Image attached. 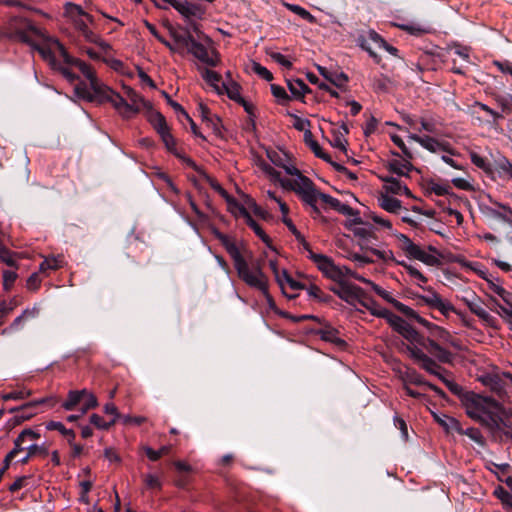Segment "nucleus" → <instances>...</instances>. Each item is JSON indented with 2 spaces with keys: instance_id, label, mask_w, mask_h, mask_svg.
<instances>
[{
  "instance_id": "obj_1",
  "label": "nucleus",
  "mask_w": 512,
  "mask_h": 512,
  "mask_svg": "<svg viewBox=\"0 0 512 512\" xmlns=\"http://www.w3.org/2000/svg\"><path fill=\"white\" fill-rule=\"evenodd\" d=\"M7 30L14 34L21 42L37 50L41 57L53 69L59 70L70 83L77 79L76 74L72 70L73 68H76L89 81L76 63H74V60H77V58L70 56L57 39L48 36L28 20L16 16L12 17L7 23ZM78 61L81 60L78 59Z\"/></svg>"
},
{
  "instance_id": "obj_2",
  "label": "nucleus",
  "mask_w": 512,
  "mask_h": 512,
  "mask_svg": "<svg viewBox=\"0 0 512 512\" xmlns=\"http://www.w3.org/2000/svg\"><path fill=\"white\" fill-rule=\"evenodd\" d=\"M74 63L89 79V85L80 83L75 86V93L80 98L88 101L110 102L115 110L126 119L132 118L137 113L150 110L151 104L138 95L133 89L125 88L124 99L121 95L103 84L96 76L90 65L84 61L74 60Z\"/></svg>"
},
{
  "instance_id": "obj_3",
  "label": "nucleus",
  "mask_w": 512,
  "mask_h": 512,
  "mask_svg": "<svg viewBox=\"0 0 512 512\" xmlns=\"http://www.w3.org/2000/svg\"><path fill=\"white\" fill-rule=\"evenodd\" d=\"M399 334L409 342L406 350L420 368L436 376L454 394L461 392V387L448 377V371L437 363L452 362L453 355L446 347L439 346L434 340H425L409 323Z\"/></svg>"
},
{
  "instance_id": "obj_4",
  "label": "nucleus",
  "mask_w": 512,
  "mask_h": 512,
  "mask_svg": "<svg viewBox=\"0 0 512 512\" xmlns=\"http://www.w3.org/2000/svg\"><path fill=\"white\" fill-rule=\"evenodd\" d=\"M308 257L313 261L321 273L328 279L334 281L336 285L331 290L348 304L358 308L366 292L359 286L349 282L348 277L353 278L356 274L347 266L335 264L332 258L321 253H315L308 250Z\"/></svg>"
},
{
  "instance_id": "obj_5",
  "label": "nucleus",
  "mask_w": 512,
  "mask_h": 512,
  "mask_svg": "<svg viewBox=\"0 0 512 512\" xmlns=\"http://www.w3.org/2000/svg\"><path fill=\"white\" fill-rule=\"evenodd\" d=\"M217 237L232 258L238 277L249 287L267 293L268 279L259 263L250 259L251 254L244 244L222 233Z\"/></svg>"
},
{
  "instance_id": "obj_6",
  "label": "nucleus",
  "mask_w": 512,
  "mask_h": 512,
  "mask_svg": "<svg viewBox=\"0 0 512 512\" xmlns=\"http://www.w3.org/2000/svg\"><path fill=\"white\" fill-rule=\"evenodd\" d=\"M268 157L275 166L283 168L288 175L293 177L292 179L281 178L280 173L270 164L262 163V170L270 176L271 180L279 182L283 188L292 190L297 195L311 201L313 191L310 186V179L301 174L299 169L291 163L289 156L283 151H268Z\"/></svg>"
},
{
  "instance_id": "obj_7",
  "label": "nucleus",
  "mask_w": 512,
  "mask_h": 512,
  "mask_svg": "<svg viewBox=\"0 0 512 512\" xmlns=\"http://www.w3.org/2000/svg\"><path fill=\"white\" fill-rule=\"evenodd\" d=\"M465 409L467 415L484 424L492 427L497 424L500 413L498 402L478 394H468L465 397Z\"/></svg>"
},
{
  "instance_id": "obj_8",
  "label": "nucleus",
  "mask_w": 512,
  "mask_h": 512,
  "mask_svg": "<svg viewBox=\"0 0 512 512\" xmlns=\"http://www.w3.org/2000/svg\"><path fill=\"white\" fill-rule=\"evenodd\" d=\"M396 237L399 249L409 259L418 260L427 266H437L440 264V254L434 247H422L402 233L396 235Z\"/></svg>"
},
{
  "instance_id": "obj_9",
  "label": "nucleus",
  "mask_w": 512,
  "mask_h": 512,
  "mask_svg": "<svg viewBox=\"0 0 512 512\" xmlns=\"http://www.w3.org/2000/svg\"><path fill=\"white\" fill-rule=\"evenodd\" d=\"M409 316L427 329L429 337L426 340H434L439 346L444 344L453 347L456 350L461 349L460 342L444 328L428 321L427 319L417 314L414 310H412Z\"/></svg>"
},
{
  "instance_id": "obj_10",
  "label": "nucleus",
  "mask_w": 512,
  "mask_h": 512,
  "mask_svg": "<svg viewBox=\"0 0 512 512\" xmlns=\"http://www.w3.org/2000/svg\"><path fill=\"white\" fill-rule=\"evenodd\" d=\"M199 40H193L188 52H190L199 61L208 66H217L220 62L219 54L212 48V40L205 34L198 35Z\"/></svg>"
},
{
  "instance_id": "obj_11",
  "label": "nucleus",
  "mask_w": 512,
  "mask_h": 512,
  "mask_svg": "<svg viewBox=\"0 0 512 512\" xmlns=\"http://www.w3.org/2000/svg\"><path fill=\"white\" fill-rule=\"evenodd\" d=\"M310 186L313 191L312 192V194H313L312 200L309 201V200L305 199L303 196H299V197L302 199L303 202H305L307 205H309L315 213H319V209L317 207V202H318V200H320L322 203L326 204L327 206L331 207L332 209H334L335 211H337L343 215H351L352 214L353 209L349 205L342 203L338 199L333 198L332 196H330L328 194L319 192L315 188V186L311 180H310Z\"/></svg>"
},
{
  "instance_id": "obj_12",
  "label": "nucleus",
  "mask_w": 512,
  "mask_h": 512,
  "mask_svg": "<svg viewBox=\"0 0 512 512\" xmlns=\"http://www.w3.org/2000/svg\"><path fill=\"white\" fill-rule=\"evenodd\" d=\"M424 294L418 295L417 299L428 306L431 309L438 310L442 315L448 317L450 313L455 312V308L452 303L442 298L434 289L431 287L423 288Z\"/></svg>"
},
{
  "instance_id": "obj_13",
  "label": "nucleus",
  "mask_w": 512,
  "mask_h": 512,
  "mask_svg": "<svg viewBox=\"0 0 512 512\" xmlns=\"http://www.w3.org/2000/svg\"><path fill=\"white\" fill-rule=\"evenodd\" d=\"M177 10L187 20L202 19L206 13V8L198 3L178 0H164Z\"/></svg>"
},
{
  "instance_id": "obj_14",
  "label": "nucleus",
  "mask_w": 512,
  "mask_h": 512,
  "mask_svg": "<svg viewBox=\"0 0 512 512\" xmlns=\"http://www.w3.org/2000/svg\"><path fill=\"white\" fill-rule=\"evenodd\" d=\"M353 278L367 284L371 287V289L380 296L383 300L386 302L392 304L395 308H397L399 311L405 313L409 316V314L412 312L413 309L409 308L408 306L404 305L403 303L399 302L397 299L394 298L391 292L383 289L381 286L377 285L370 279H367L360 274H353Z\"/></svg>"
},
{
  "instance_id": "obj_15",
  "label": "nucleus",
  "mask_w": 512,
  "mask_h": 512,
  "mask_svg": "<svg viewBox=\"0 0 512 512\" xmlns=\"http://www.w3.org/2000/svg\"><path fill=\"white\" fill-rule=\"evenodd\" d=\"M213 188L218 191L223 197H225L229 204H234L239 210V214L245 218L247 225L255 232V234L266 244L269 243L270 238L260 227V225L251 217V215L245 210V208L238 206L234 201L230 199L227 192L219 185L213 184Z\"/></svg>"
},
{
  "instance_id": "obj_16",
  "label": "nucleus",
  "mask_w": 512,
  "mask_h": 512,
  "mask_svg": "<svg viewBox=\"0 0 512 512\" xmlns=\"http://www.w3.org/2000/svg\"><path fill=\"white\" fill-rule=\"evenodd\" d=\"M58 400L55 397L50 398H41L39 400L28 402L21 407L18 408H12L9 410L11 413H15V419L17 423H21L25 420L30 419L33 417L37 412L36 408L37 406L45 403H50L52 406L56 404Z\"/></svg>"
},
{
  "instance_id": "obj_17",
  "label": "nucleus",
  "mask_w": 512,
  "mask_h": 512,
  "mask_svg": "<svg viewBox=\"0 0 512 512\" xmlns=\"http://www.w3.org/2000/svg\"><path fill=\"white\" fill-rule=\"evenodd\" d=\"M358 42L364 50L374 59L376 63H380L381 58L375 52V49L384 45V39L375 31L370 30L365 35L359 37Z\"/></svg>"
},
{
  "instance_id": "obj_18",
  "label": "nucleus",
  "mask_w": 512,
  "mask_h": 512,
  "mask_svg": "<svg viewBox=\"0 0 512 512\" xmlns=\"http://www.w3.org/2000/svg\"><path fill=\"white\" fill-rule=\"evenodd\" d=\"M409 139L420 144L423 148L430 152H439L444 150V145L437 139L430 136H420L418 134H409Z\"/></svg>"
},
{
  "instance_id": "obj_19",
  "label": "nucleus",
  "mask_w": 512,
  "mask_h": 512,
  "mask_svg": "<svg viewBox=\"0 0 512 512\" xmlns=\"http://www.w3.org/2000/svg\"><path fill=\"white\" fill-rule=\"evenodd\" d=\"M384 189L385 192L388 195L395 194V195H407L408 197L411 196V192L408 189V187L403 184L399 179L395 177H387L384 179Z\"/></svg>"
},
{
  "instance_id": "obj_20",
  "label": "nucleus",
  "mask_w": 512,
  "mask_h": 512,
  "mask_svg": "<svg viewBox=\"0 0 512 512\" xmlns=\"http://www.w3.org/2000/svg\"><path fill=\"white\" fill-rule=\"evenodd\" d=\"M396 263L405 269L413 284L422 289L425 288L424 285L427 283L428 279L414 265L409 264L404 260H397Z\"/></svg>"
},
{
  "instance_id": "obj_21",
  "label": "nucleus",
  "mask_w": 512,
  "mask_h": 512,
  "mask_svg": "<svg viewBox=\"0 0 512 512\" xmlns=\"http://www.w3.org/2000/svg\"><path fill=\"white\" fill-rule=\"evenodd\" d=\"M378 205L385 211L389 213H398L401 209V201L393 198L392 196L388 195L387 193H380L377 197Z\"/></svg>"
},
{
  "instance_id": "obj_22",
  "label": "nucleus",
  "mask_w": 512,
  "mask_h": 512,
  "mask_svg": "<svg viewBox=\"0 0 512 512\" xmlns=\"http://www.w3.org/2000/svg\"><path fill=\"white\" fill-rule=\"evenodd\" d=\"M399 377L404 383V386H408V384H426L424 378L415 369L412 368L405 367L403 370H399Z\"/></svg>"
},
{
  "instance_id": "obj_23",
  "label": "nucleus",
  "mask_w": 512,
  "mask_h": 512,
  "mask_svg": "<svg viewBox=\"0 0 512 512\" xmlns=\"http://www.w3.org/2000/svg\"><path fill=\"white\" fill-rule=\"evenodd\" d=\"M65 16L69 18L72 23L83 17H85L89 23H94V18L90 14L86 13L79 5L73 3H66Z\"/></svg>"
},
{
  "instance_id": "obj_24",
  "label": "nucleus",
  "mask_w": 512,
  "mask_h": 512,
  "mask_svg": "<svg viewBox=\"0 0 512 512\" xmlns=\"http://www.w3.org/2000/svg\"><path fill=\"white\" fill-rule=\"evenodd\" d=\"M317 68L325 79L339 88L344 87L348 82V77L343 72H331L322 66H318Z\"/></svg>"
},
{
  "instance_id": "obj_25",
  "label": "nucleus",
  "mask_w": 512,
  "mask_h": 512,
  "mask_svg": "<svg viewBox=\"0 0 512 512\" xmlns=\"http://www.w3.org/2000/svg\"><path fill=\"white\" fill-rule=\"evenodd\" d=\"M80 35L86 42L95 44L104 53L111 50L110 44L103 40L101 36L95 33L90 27L87 30H84V32Z\"/></svg>"
},
{
  "instance_id": "obj_26",
  "label": "nucleus",
  "mask_w": 512,
  "mask_h": 512,
  "mask_svg": "<svg viewBox=\"0 0 512 512\" xmlns=\"http://www.w3.org/2000/svg\"><path fill=\"white\" fill-rule=\"evenodd\" d=\"M361 307L368 310L372 315L384 318L389 310L381 307L373 298H371L367 293L365 294L361 304Z\"/></svg>"
},
{
  "instance_id": "obj_27",
  "label": "nucleus",
  "mask_w": 512,
  "mask_h": 512,
  "mask_svg": "<svg viewBox=\"0 0 512 512\" xmlns=\"http://www.w3.org/2000/svg\"><path fill=\"white\" fill-rule=\"evenodd\" d=\"M202 77L218 94H223V85L225 81H222V77L219 73L205 69L202 72Z\"/></svg>"
},
{
  "instance_id": "obj_28",
  "label": "nucleus",
  "mask_w": 512,
  "mask_h": 512,
  "mask_svg": "<svg viewBox=\"0 0 512 512\" xmlns=\"http://www.w3.org/2000/svg\"><path fill=\"white\" fill-rule=\"evenodd\" d=\"M169 33L171 37L173 38L175 45L181 49V52L184 48L189 49L191 43L195 39L189 32H186L184 34L179 33L175 28L172 26L169 27Z\"/></svg>"
},
{
  "instance_id": "obj_29",
  "label": "nucleus",
  "mask_w": 512,
  "mask_h": 512,
  "mask_svg": "<svg viewBox=\"0 0 512 512\" xmlns=\"http://www.w3.org/2000/svg\"><path fill=\"white\" fill-rule=\"evenodd\" d=\"M346 134H348V128L344 124L333 129V139L331 140V145L343 152H346Z\"/></svg>"
},
{
  "instance_id": "obj_30",
  "label": "nucleus",
  "mask_w": 512,
  "mask_h": 512,
  "mask_svg": "<svg viewBox=\"0 0 512 512\" xmlns=\"http://www.w3.org/2000/svg\"><path fill=\"white\" fill-rule=\"evenodd\" d=\"M85 394H87V390H71L68 393L67 400L62 403V407L67 410H73L78 404L82 402Z\"/></svg>"
},
{
  "instance_id": "obj_31",
  "label": "nucleus",
  "mask_w": 512,
  "mask_h": 512,
  "mask_svg": "<svg viewBox=\"0 0 512 512\" xmlns=\"http://www.w3.org/2000/svg\"><path fill=\"white\" fill-rule=\"evenodd\" d=\"M304 142L306 143V145H308L310 147V149L314 152V154L317 157H319L327 162H331L330 156L322 150L320 145L314 139L311 131H305Z\"/></svg>"
},
{
  "instance_id": "obj_32",
  "label": "nucleus",
  "mask_w": 512,
  "mask_h": 512,
  "mask_svg": "<svg viewBox=\"0 0 512 512\" xmlns=\"http://www.w3.org/2000/svg\"><path fill=\"white\" fill-rule=\"evenodd\" d=\"M389 169L398 176H408L412 170V165L407 160L393 159L389 162Z\"/></svg>"
},
{
  "instance_id": "obj_33",
  "label": "nucleus",
  "mask_w": 512,
  "mask_h": 512,
  "mask_svg": "<svg viewBox=\"0 0 512 512\" xmlns=\"http://www.w3.org/2000/svg\"><path fill=\"white\" fill-rule=\"evenodd\" d=\"M241 87L238 83H236L233 79L226 80L223 85V94H227V96L234 100L239 101L242 100V96L240 93Z\"/></svg>"
},
{
  "instance_id": "obj_34",
  "label": "nucleus",
  "mask_w": 512,
  "mask_h": 512,
  "mask_svg": "<svg viewBox=\"0 0 512 512\" xmlns=\"http://www.w3.org/2000/svg\"><path fill=\"white\" fill-rule=\"evenodd\" d=\"M147 111L149 112V115H148L149 122L152 124V126L155 128V130L158 133L160 131H163L166 128H168L166 120H165L164 116L161 113L152 110V108L150 110H147Z\"/></svg>"
},
{
  "instance_id": "obj_35",
  "label": "nucleus",
  "mask_w": 512,
  "mask_h": 512,
  "mask_svg": "<svg viewBox=\"0 0 512 512\" xmlns=\"http://www.w3.org/2000/svg\"><path fill=\"white\" fill-rule=\"evenodd\" d=\"M320 338L326 342L337 346H343L345 342L339 338L337 330L333 328H324L319 331Z\"/></svg>"
},
{
  "instance_id": "obj_36",
  "label": "nucleus",
  "mask_w": 512,
  "mask_h": 512,
  "mask_svg": "<svg viewBox=\"0 0 512 512\" xmlns=\"http://www.w3.org/2000/svg\"><path fill=\"white\" fill-rule=\"evenodd\" d=\"M282 290L285 289L286 286L290 287L292 290H298L302 288V285L294 280L286 270H281V275L279 276V280H276Z\"/></svg>"
},
{
  "instance_id": "obj_37",
  "label": "nucleus",
  "mask_w": 512,
  "mask_h": 512,
  "mask_svg": "<svg viewBox=\"0 0 512 512\" xmlns=\"http://www.w3.org/2000/svg\"><path fill=\"white\" fill-rule=\"evenodd\" d=\"M48 430H57L65 436L69 443L75 439V433L71 429H67L61 422L50 421L46 424Z\"/></svg>"
},
{
  "instance_id": "obj_38",
  "label": "nucleus",
  "mask_w": 512,
  "mask_h": 512,
  "mask_svg": "<svg viewBox=\"0 0 512 512\" xmlns=\"http://www.w3.org/2000/svg\"><path fill=\"white\" fill-rule=\"evenodd\" d=\"M288 87L290 92L297 97L304 96L310 92L309 87L300 79L289 80Z\"/></svg>"
},
{
  "instance_id": "obj_39",
  "label": "nucleus",
  "mask_w": 512,
  "mask_h": 512,
  "mask_svg": "<svg viewBox=\"0 0 512 512\" xmlns=\"http://www.w3.org/2000/svg\"><path fill=\"white\" fill-rule=\"evenodd\" d=\"M63 258L61 256L46 257L40 264L39 270L46 272L48 270H56L62 266Z\"/></svg>"
},
{
  "instance_id": "obj_40",
  "label": "nucleus",
  "mask_w": 512,
  "mask_h": 512,
  "mask_svg": "<svg viewBox=\"0 0 512 512\" xmlns=\"http://www.w3.org/2000/svg\"><path fill=\"white\" fill-rule=\"evenodd\" d=\"M499 176L504 179H512V163L505 157L497 161Z\"/></svg>"
},
{
  "instance_id": "obj_41",
  "label": "nucleus",
  "mask_w": 512,
  "mask_h": 512,
  "mask_svg": "<svg viewBox=\"0 0 512 512\" xmlns=\"http://www.w3.org/2000/svg\"><path fill=\"white\" fill-rule=\"evenodd\" d=\"M384 319H386L389 325L398 333H400L408 323L403 318L392 313L391 311H388Z\"/></svg>"
},
{
  "instance_id": "obj_42",
  "label": "nucleus",
  "mask_w": 512,
  "mask_h": 512,
  "mask_svg": "<svg viewBox=\"0 0 512 512\" xmlns=\"http://www.w3.org/2000/svg\"><path fill=\"white\" fill-rule=\"evenodd\" d=\"M286 7L292 11L293 13L300 16L302 19L306 20L309 23H315L316 18L305 8L296 5V4H286Z\"/></svg>"
},
{
  "instance_id": "obj_43",
  "label": "nucleus",
  "mask_w": 512,
  "mask_h": 512,
  "mask_svg": "<svg viewBox=\"0 0 512 512\" xmlns=\"http://www.w3.org/2000/svg\"><path fill=\"white\" fill-rule=\"evenodd\" d=\"M488 286L492 293L500 297L505 303L510 304L511 295L500 284L489 281Z\"/></svg>"
},
{
  "instance_id": "obj_44",
  "label": "nucleus",
  "mask_w": 512,
  "mask_h": 512,
  "mask_svg": "<svg viewBox=\"0 0 512 512\" xmlns=\"http://www.w3.org/2000/svg\"><path fill=\"white\" fill-rule=\"evenodd\" d=\"M90 423L92 425H94L97 429L108 430L112 425L115 424V419H111L110 421H106L100 415L92 414L90 416Z\"/></svg>"
},
{
  "instance_id": "obj_45",
  "label": "nucleus",
  "mask_w": 512,
  "mask_h": 512,
  "mask_svg": "<svg viewBox=\"0 0 512 512\" xmlns=\"http://www.w3.org/2000/svg\"><path fill=\"white\" fill-rule=\"evenodd\" d=\"M31 395V391L25 388L11 391L9 393H5L1 396L2 400H23Z\"/></svg>"
},
{
  "instance_id": "obj_46",
  "label": "nucleus",
  "mask_w": 512,
  "mask_h": 512,
  "mask_svg": "<svg viewBox=\"0 0 512 512\" xmlns=\"http://www.w3.org/2000/svg\"><path fill=\"white\" fill-rule=\"evenodd\" d=\"M83 405L81 407V415L87 413L88 410L93 409L98 406L97 398L94 394L87 390V394H85L84 399L82 400Z\"/></svg>"
},
{
  "instance_id": "obj_47",
  "label": "nucleus",
  "mask_w": 512,
  "mask_h": 512,
  "mask_svg": "<svg viewBox=\"0 0 512 512\" xmlns=\"http://www.w3.org/2000/svg\"><path fill=\"white\" fill-rule=\"evenodd\" d=\"M470 159H471V162L475 166L482 169L483 171H485V172L491 171V166H490L489 162L484 157L477 154L476 152H474V151L470 152Z\"/></svg>"
},
{
  "instance_id": "obj_48",
  "label": "nucleus",
  "mask_w": 512,
  "mask_h": 512,
  "mask_svg": "<svg viewBox=\"0 0 512 512\" xmlns=\"http://www.w3.org/2000/svg\"><path fill=\"white\" fill-rule=\"evenodd\" d=\"M438 421L448 431L461 432L460 423L455 418L444 415L442 418H438Z\"/></svg>"
},
{
  "instance_id": "obj_49",
  "label": "nucleus",
  "mask_w": 512,
  "mask_h": 512,
  "mask_svg": "<svg viewBox=\"0 0 512 512\" xmlns=\"http://www.w3.org/2000/svg\"><path fill=\"white\" fill-rule=\"evenodd\" d=\"M37 315V310H25L20 316H18L12 324L9 326L10 331L18 330L24 318H33Z\"/></svg>"
},
{
  "instance_id": "obj_50",
  "label": "nucleus",
  "mask_w": 512,
  "mask_h": 512,
  "mask_svg": "<svg viewBox=\"0 0 512 512\" xmlns=\"http://www.w3.org/2000/svg\"><path fill=\"white\" fill-rule=\"evenodd\" d=\"M251 70L266 81H271L273 79L272 73L257 62H252Z\"/></svg>"
},
{
  "instance_id": "obj_51",
  "label": "nucleus",
  "mask_w": 512,
  "mask_h": 512,
  "mask_svg": "<svg viewBox=\"0 0 512 512\" xmlns=\"http://www.w3.org/2000/svg\"><path fill=\"white\" fill-rule=\"evenodd\" d=\"M461 434L467 435L470 439H472L474 442L478 443L479 445H484V437L482 436L481 432L476 428H468L465 431L461 429Z\"/></svg>"
},
{
  "instance_id": "obj_52",
  "label": "nucleus",
  "mask_w": 512,
  "mask_h": 512,
  "mask_svg": "<svg viewBox=\"0 0 512 512\" xmlns=\"http://www.w3.org/2000/svg\"><path fill=\"white\" fill-rule=\"evenodd\" d=\"M169 451V447L167 446H163L161 447L159 450H153L152 448L150 447H146L145 448V453L147 455V457L151 460V461H156L158 460L161 456L167 454Z\"/></svg>"
},
{
  "instance_id": "obj_53",
  "label": "nucleus",
  "mask_w": 512,
  "mask_h": 512,
  "mask_svg": "<svg viewBox=\"0 0 512 512\" xmlns=\"http://www.w3.org/2000/svg\"><path fill=\"white\" fill-rule=\"evenodd\" d=\"M164 96L167 99L168 103L173 107L175 112L178 114L179 118L183 117L185 120H190V116L186 113V111L179 103L171 100L169 95H167L166 93H164Z\"/></svg>"
},
{
  "instance_id": "obj_54",
  "label": "nucleus",
  "mask_w": 512,
  "mask_h": 512,
  "mask_svg": "<svg viewBox=\"0 0 512 512\" xmlns=\"http://www.w3.org/2000/svg\"><path fill=\"white\" fill-rule=\"evenodd\" d=\"M495 494L504 505L512 507V495L508 491L502 487H499L495 490Z\"/></svg>"
},
{
  "instance_id": "obj_55",
  "label": "nucleus",
  "mask_w": 512,
  "mask_h": 512,
  "mask_svg": "<svg viewBox=\"0 0 512 512\" xmlns=\"http://www.w3.org/2000/svg\"><path fill=\"white\" fill-rule=\"evenodd\" d=\"M267 197H268L270 200H272V201H274L275 203H277V204H278L279 209H280V211H281L282 215H288V213H289V208H288L287 204H286L284 201H282L279 197H277V196H276V194H275L274 192H272V191H267Z\"/></svg>"
},
{
  "instance_id": "obj_56",
  "label": "nucleus",
  "mask_w": 512,
  "mask_h": 512,
  "mask_svg": "<svg viewBox=\"0 0 512 512\" xmlns=\"http://www.w3.org/2000/svg\"><path fill=\"white\" fill-rule=\"evenodd\" d=\"M496 103L501 107L503 112H510L512 105V96H497Z\"/></svg>"
},
{
  "instance_id": "obj_57",
  "label": "nucleus",
  "mask_w": 512,
  "mask_h": 512,
  "mask_svg": "<svg viewBox=\"0 0 512 512\" xmlns=\"http://www.w3.org/2000/svg\"><path fill=\"white\" fill-rule=\"evenodd\" d=\"M17 278L14 271L6 270L3 272V286L6 290L10 289Z\"/></svg>"
},
{
  "instance_id": "obj_58",
  "label": "nucleus",
  "mask_w": 512,
  "mask_h": 512,
  "mask_svg": "<svg viewBox=\"0 0 512 512\" xmlns=\"http://www.w3.org/2000/svg\"><path fill=\"white\" fill-rule=\"evenodd\" d=\"M271 92L275 98H277L281 102H285L289 99L285 89L281 86L272 84L271 85Z\"/></svg>"
},
{
  "instance_id": "obj_59",
  "label": "nucleus",
  "mask_w": 512,
  "mask_h": 512,
  "mask_svg": "<svg viewBox=\"0 0 512 512\" xmlns=\"http://www.w3.org/2000/svg\"><path fill=\"white\" fill-rule=\"evenodd\" d=\"M27 452L30 454L31 457L35 455L45 457L48 455V450L45 447L38 446L36 444L27 445Z\"/></svg>"
},
{
  "instance_id": "obj_60",
  "label": "nucleus",
  "mask_w": 512,
  "mask_h": 512,
  "mask_svg": "<svg viewBox=\"0 0 512 512\" xmlns=\"http://www.w3.org/2000/svg\"><path fill=\"white\" fill-rule=\"evenodd\" d=\"M25 441H20L19 436L14 441V448L9 453H13V458H17L19 454L27 452V445Z\"/></svg>"
},
{
  "instance_id": "obj_61",
  "label": "nucleus",
  "mask_w": 512,
  "mask_h": 512,
  "mask_svg": "<svg viewBox=\"0 0 512 512\" xmlns=\"http://www.w3.org/2000/svg\"><path fill=\"white\" fill-rule=\"evenodd\" d=\"M369 218L376 224L380 225L381 227L383 228H386V229H391L392 228V224L391 222L386 219V218H383L379 215H377L376 213L374 212H371L370 215H369Z\"/></svg>"
},
{
  "instance_id": "obj_62",
  "label": "nucleus",
  "mask_w": 512,
  "mask_h": 512,
  "mask_svg": "<svg viewBox=\"0 0 512 512\" xmlns=\"http://www.w3.org/2000/svg\"><path fill=\"white\" fill-rule=\"evenodd\" d=\"M271 58L280 64L281 66L290 69L292 67V63L281 53L273 52L270 54Z\"/></svg>"
},
{
  "instance_id": "obj_63",
  "label": "nucleus",
  "mask_w": 512,
  "mask_h": 512,
  "mask_svg": "<svg viewBox=\"0 0 512 512\" xmlns=\"http://www.w3.org/2000/svg\"><path fill=\"white\" fill-rule=\"evenodd\" d=\"M415 129L418 131L424 130L429 133H435L437 131L435 123L432 120H427L424 118L420 120V127H415Z\"/></svg>"
},
{
  "instance_id": "obj_64",
  "label": "nucleus",
  "mask_w": 512,
  "mask_h": 512,
  "mask_svg": "<svg viewBox=\"0 0 512 512\" xmlns=\"http://www.w3.org/2000/svg\"><path fill=\"white\" fill-rule=\"evenodd\" d=\"M38 437H39V434H38V433H36V432H34L33 430H30V429L23 430V431L19 434V440H20V441H25L26 443H27V442L34 441V440H36Z\"/></svg>"
}]
</instances>
